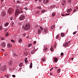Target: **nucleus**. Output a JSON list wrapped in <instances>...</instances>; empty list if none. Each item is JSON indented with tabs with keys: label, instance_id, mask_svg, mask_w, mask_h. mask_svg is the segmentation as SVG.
<instances>
[{
	"label": "nucleus",
	"instance_id": "f257e3e1",
	"mask_svg": "<svg viewBox=\"0 0 78 78\" xmlns=\"http://www.w3.org/2000/svg\"><path fill=\"white\" fill-rule=\"evenodd\" d=\"M22 12H23L22 8L21 7L18 6L17 7V9L16 10L15 12V16H17V15H19V13H22Z\"/></svg>",
	"mask_w": 78,
	"mask_h": 78
},
{
	"label": "nucleus",
	"instance_id": "f03ea898",
	"mask_svg": "<svg viewBox=\"0 0 78 78\" xmlns=\"http://www.w3.org/2000/svg\"><path fill=\"white\" fill-rule=\"evenodd\" d=\"M30 25L29 24H26L25 26L23 27V29L25 30H28L30 28Z\"/></svg>",
	"mask_w": 78,
	"mask_h": 78
},
{
	"label": "nucleus",
	"instance_id": "7ed1b4c3",
	"mask_svg": "<svg viewBox=\"0 0 78 78\" xmlns=\"http://www.w3.org/2000/svg\"><path fill=\"white\" fill-rule=\"evenodd\" d=\"M6 69V66L5 65L4 66L3 68L2 67H1L0 68V70L2 71L3 72H5Z\"/></svg>",
	"mask_w": 78,
	"mask_h": 78
},
{
	"label": "nucleus",
	"instance_id": "20e7f679",
	"mask_svg": "<svg viewBox=\"0 0 78 78\" xmlns=\"http://www.w3.org/2000/svg\"><path fill=\"white\" fill-rule=\"evenodd\" d=\"M14 12V9L12 8H9L8 11V12L9 14H12Z\"/></svg>",
	"mask_w": 78,
	"mask_h": 78
},
{
	"label": "nucleus",
	"instance_id": "39448f33",
	"mask_svg": "<svg viewBox=\"0 0 78 78\" xmlns=\"http://www.w3.org/2000/svg\"><path fill=\"white\" fill-rule=\"evenodd\" d=\"M25 16L24 15H22L19 17V19L20 20H23L25 19Z\"/></svg>",
	"mask_w": 78,
	"mask_h": 78
},
{
	"label": "nucleus",
	"instance_id": "423d86ee",
	"mask_svg": "<svg viewBox=\"0 0 78 78\" xmlns=\"http://www.w3.org/2000/svg\"><path fill=\"white\" fill-rule=\"evenodd\" d=\"M49 0H43V2L44 4H47L49 3Z\"/></svg>",
	"mask_w": 78,
	"mask_h": 78
},
{
	"label": "nucleus",
	"instance_id": "0eeeda50",
	"mask_svg": "<svg viewBox=\"0 0 78 78\" xmlns=\"http://www.w3.org/2000/svg\"><path fill=\"white\" fill-rule=\"evenodd\" d=\"M12 64H13V62H12V60H10L9 62H8V64L9 66H11L12 65Z\"/></svg>",
	"mask_w": 78,
	"mask_h": 78
},
{
	"label": "nucleus",
	"instance_id": "6e6552de",
	"mask_svg": "<svg viewBox=\"0 0 78 78\" xmlns=\"http://www.w3.org/2000/svg\"><path fill=\"white\" fill-rule=\"evenodd\" d=\"M6 15V13L4 11H2L1 13V16L2 17H4V16H5Z\"/></svg>",
	"mask_w": 78,
	"mask_h": 78
},
{
	"label": "nucleus",
	"instance_id": "1a4fd4ad",
	"mask_svg": "<svg viewBox=\"0 0 78 78\" xmlns=\"http://www.w3.org/2000/svg\"><path fill=\"white\" fill-rule=\"evenodd\" d=\"M1 46L3 47H5V46H6V43L4 42L2 43L1 44Z\"/></svg>",
	"mask_w": 78,
	"mask_h": 78
},
{
	"label": "nucleus",
	"instance_id": "9d476101",
	"mask_svg": "<svg viewBox=\"0 0 78 78\" xmlns=\"http://www.w3.org/2000/svg\"><path fill=\"white\" fill-rule=\"evenodd\" d=\"M66 4V1L63 0L62 3V5H63V6H64V5H65Z\"/></svg>",
	"mask_w": 78,
	"mask_h": 78
},
{
	"label": "nucleus",
	"instance_id": "9b49d317",
	"mask_svg": "<svg viewBox=\"0 0 78 78\" xmlns=\"http://www.w3.org/2000/svg\"><path fill=\"white\" fill-rule=\"evenodd\" d=\"M72 9H69L67 10V12H68V13H69V12H70L72 11Z\"/></svg>",
	"mask_w": 78,
	"mask_h": 78
},
{
	"label": "nucleus",
	"instance_id": "f8f14e48",
	"mask_svg": "<svg viewBox=\"0 0 78 78\" xmlns=\"http://www.w3.org/2000/svg\"><path fill=\"white\" fill-rule=\"evenodd\" d=\"M61 36L62 37H63L65 36V34L63 33H62L61 34Z\"/></svg>",
	"mask_w": 78,
	"mask_h": 78
},
{
	"label": "nucleus",
	"instance_id": "ddd939ff",
	"mask_svg": "<svg viewBox=\"0 0 78 78\" xmlns=\"http://www.w3.org/2000/svg\"><path fill=\"white\" fill-rule=\"evenodd\" d=\"M7 47L9 48L11 47H12V45L10 44H7Z\"/></svg>",
	"mask_w": 78,
	"mask_h": 78
},
{
	"label": "nucleus",
	"instance_id": "4468645a",
	"mask_svg": "<svg viewBox=\"0 0 78 78\" xmlns=\"http://www.w3.org/2000/svg\"><path fill=\"white\" fill-rule=\"evenodd\" d=\"M41 29H39L38 30V32L37 33L38 34H41Z\"/></svg>",
	"mask_w": 78,
	"mask_h": 78
},
{
	"label": "nucleus",
	"instance_id": "2eb2a0df",
	"mask_svg": "<svg viewBox=\"0 0 78 78\" xmlns=\"http://www.w3.org/2000/svg\"><path fill=\"white\" fill-rule=\"evenodd\" d=\"M41 60L42 61H43V62H44V61H45V58L43 57L42 58H41Z\"/></svg>",
	"mask_w": 78,
	"mask_h": 78
},
{
	"label": "nucleus",
	"instance_id": "dca6fc26",
	"mask_svg": "<svg viewBox=\"0 0 78 78\" xmlns=\"http://www.w3.org/2000/svg\"><path fill=\"white\" fill-rule=\"evenodd\" d=\"M68 45H69V43H68V42H66L64 44V45L65 46V47H67Z\"/></svg>",
	"mask_w": 78,
	"mask_h": 78
},
{
	"label": "nucleus",
	"instance_id": "f3484780",
	"mask_svg": "<svg viewBox=\"0 0 78 78\" xmlns=\"http://www.w3.org/2000/svg\"><path fill=\"white\" fill-rule=\"evenodd\" d=\"M55 15H56V13L55 12H53L52 14V17H54Z\"/></svg>",
	"mask_w": 78,
	"mask_h": 78
},
{
	"label": "nucleus",
	"instance_id": "a211bd4d",
	"mask_svg": "<svg viewBox=\"0 0 78 78\" xmlns=\"http://www.w3.org/2000/svg\"><path fill=\"white\" fill-rule=\"evenodd\" d=\"M41 12H42V13H44V12H45V10H42L41 11Z\"/></svg>",
	"mask_w": 78,
	"mask_h": 78
},
{
	"label": "nucleus",
	"instance_id": "6ab92c4d",
	"mask_svg": "<svg viewBox=\"0 0 78 78\" xmlns=\"http://www.w3.org/2000/svg\"><path fill=\"white\" fill-rule=\"evenodd\" d=\"M23 66V63H21L20 64V65H19L20 67H22Z\"/></svg>",
	"mask_w": 78,
	"mask_h": 78
},
{
	"label": "nucleus",
	"instance_id": "aec40b11",
	"mask_svg": "<svg viewBox=\"0 0 78 78\" xmlns=\"http://www.w3.org/2000/svg\"><path fill=\"white\" fill-rule=\"evenodd\" d=\"M33 66V64H32V62L30 63V68H32V66Z\"/></svg>",
	"mask_w": 78,
	"mask_h": 78
},
{
	"label": "nucleus",
	"instance_id": "412c9836",
	"mask_svg": "<svg viewBox=\"0 0 78 78\" xmlns=\"http://www.w3.org/2000/svg\"><path fill=\"white\" fill-rule=\"evenodd\" d=\"M44 32H45V33H47V31H48V29H44Z\"/></svg>",
	"mask_w": 78,
	"mask_h": 78
},
{
	"label": "nucleus",
	"instance_id": "4be33fe9",
	"mask_svg": "<svg viewBox=\"0 0 78 78\" xmlns=\"http://www.w3.org/2000/svg\"><path fill=\"white\" fill-rule=\"evenodd\" d=\"M54 59V61H55V62H57V61H58V58H55Z\"/></svg>",
	"mask_w": 78,
	"mask_h": 78
},
{
	"label": "nucleus",
	"instance_id": "5701e85b",
	"mask_svg": "<svg viewBox=\"0 0 78 78\" xmlns=\"http://www.w3.org/2000/svg\"><path fill=\"white\" fill-rule=\"evenodd\" d=\"M61 72V69H58L57 70L58 73H59V72Z\"/></svg>",
	"mask_w": 78,
	"mask_h": 78
},
{
	"label": "nucleus",
	"instance_id": "b1692460",
	"mask_svg": "<svg viewBox=\"0 0 78 78\" xmlns=\"http://www.w3.org/2000/svg\"><path fill=\"white\" fill-rule=\"evenodd\" d=\"M8 35H9V33L7 32L5 36L6 37H7L8 36Z\"/></svg>",
	"mask_w": 78,
	"mask_h": 78
},
{
	"label": "nucleus",
	"instance_id": "393cba45",
	"mask_svg": "<svg viewBox=\"0 0 78 78\" xmlns=\"http://www.w3.org/2000/svg\"><path fill=\"white\" fill-rule=\"evenodd\" d=\"M55 27V25H53L52 26H51V28L52 30H53V28H54Z\"/></svg>",
	"mask_w": 78,
	"mask_h": 78
},
{
	"label": "nucleus",
	"instance_id": "a878e982",
	"mask_svg": "<svg viewBox=\"0 0 78 78\" xmlns=\"http://www.w3.org/2000/svg\"><path fill=\"white\" fill-rule=\"evenodd\" d=\"M8 24H9V23H5V26L6 27V26H8Z\"/></svg>",
	"mask_w": 78,
	"mask_h": 78
},
{
	"label": "nucleus",
	"instance_id": "bb28decb",
	"mask_svg": "<svg viewBox=\"0 0 78 78\" xmlns=\"http://www.w3.org/2000/svg\"><path fill=\"white\" fill-rule=\"evenodd\" d=\"M36 14H39L40 13V11H36Z\"/></svg>",
	"mask_w": 78,
	"mask_h": 78
},
{
	"label": "nucleus",
	"instance_id": "cd10ccee",
	"mask_svg": "<svg viewBox=\"0 0 78 78\" xmlns=\"http://www.w3.org/2000/svg\"><path fill=\"white\" fill-rule=\"evenodd\" d=\"M50 50L51 51H53V50H54V49H53V48H50Z\"/></svg>",
	"mask_w": 78,
	"mask_h": 78
},
{
	"label": "nucleus",
	"instance_id": "c85d7f7f",
	"mask_svg": "<svg viewBox=\"0 0 78 78\" xmlns=\"http://www.w3.org/2000/svg\"><path fill=\"white\" fill-rule=\"evenodd\" d=\"M68 2L69 3H71L72 2V0H68Z\"/></svg>",
	"mask_w": 78,
	"mask_h": 78
},
{
	"label": "nucleus",
	"instance_id": "c756f323",
	"mask_svg": "<svg viewBox=\"0 0 78 78\" xmlns=\"http://www.w3.org/2000/svg\"><path fill=\"white\" fill-rule=\"evenodd\" d=\"M13 55L14 56H18V55L16 54V53H14V54H13Z\"/></svg>",
	"mask_w": 78,
	"mask_h": 78
},
{
	"label": "nucleus",
	"instance_id": "7c9ffc66",
	"mask_svg": "<svg viewBox=\"0 0 78 78\" xmlns=\"http://www.w3.org/2000/svg\"><path fill=\"white\" fill-rule=\"evenodd\" d=\"M3 30V28H2V27L1 26H0V31H2Z\"/></svg>",
	"mask_w": 78,
	"mask_h": 78
},
{
	"label": "nucleus",
	"instance_id": "2f4dec72",
	"mask_svg": "<svg viewBox=\"0 0 78 78\" xmlns=\"http://www.w3.org/2000/svg\"><path fill=\"white\" fill-rule=\"evenodd\" d=\"M35 52H34V50H33V51H32V52H31V54H34Z\"/></svg>",
	"mask_w": 78,
	"mask_h": 78
},
{
	"label": "nucleus",
	"instance_id": "473e14b6",
	"mask_svg": "<svg viewBox=\"0 0 78 78\" xmlns=\"http://www.w3.org/2000/svg\"><path fill=\"white\" fill-rule=\"evenodd\" d=\"M18 41L19 43H20V42H22V39H19Z\"/></svg>",
	"mask_w": 78,
	"mask_h": 78
},
{
	"label": "nucleus",
	"instance_id": "72a5a7b5",
	"mask_svg": "<svg viewBox=\"0 0 78 78\" xmlns=\"http://www.w3.org/2000/svg\"><path fill=\"white\" fill-rule=\"evenodd\" d=\"M32 45V44H29L28 46V47H31V46Z\"/></svg>",
	"mask_w": 78,
	"mask_h": 78
},
{
	"label": "nucleus",
	"instance_id": "f704fd0d",
	"mask_svg": "<svg viewBox=\"0 0 78 78\" xmlns=\"http://www.w3.org/2000/svg\"><path fill=\"white\" fill-rule=\"evenodd\" d=\"M40 29H41V31H43V30H44V28H42V27H40Z\"/></svg>",
	"mask_w": 78,
	"mask_h": 78
},
{
	"label": "nucleus",
	"instance_id": "c9c22d12",
	"mask_svg": "<svg viewBox=\"0 0 78 78\" xmlns=\"http://www.w3.org/2000/svg\"><path fill=\"white\" fill-rule=\"evenodd\" d=\"M22 36H23V37H25V36H26V34H23Z\"/></svg>",
	"mask_w": 78,
	"mask_h": 78
},
{
	"label": "nucleus",
	"instance_id": "e433bc0d",
	"mask_svg": "<svg viewBox=\"0 0 78 78\" xmlns=\"http://www.w3.org/2000/svg\"><path fill=\"white\" fill-rule=\"evenodd\" d=\"M10 75L9 74H7L6 76L7 78H9V76H10Z\"/></svg>",
	"mask_w": 78,
	"mask_h": 78
},
{
	"label": "nucleus",
	"instance_id": "4c0bfd02",
	"mask_svg": "<svg viewBox=\"0 0 78 78\" xmlns=\"http://www.w3.org/2000/svg\"><path fill=\"white\" fill-rule=\"evenodd\" d=\"M37 8L38 9H39L40 10H41V7H40V6L38 7H37Z\"/></svg>",
	"mask_w": 78,
	"mask_h": 78
},
{
	"label": "nucleus",
	"instance_id": "58836bf2",
	"mask_svg": "<svg viewBox=\"0 0 78 78\" xmlns=\"http://www.w3.org/2000/svg\"><path fill=\"white\" fill-rule=\"evenodd\" d=\"M47 48L45 47L44 49V51H46V50H47Z\"/></svg>",
	"mask_w": 78,
	"mask_h": 78
},
{
	"label": "nucleus",
	"instance_id": "ea45409f",
	"mask_svg": "<svg viewBox=\"0 0 78 78\" xmlns=\"http://www.w3.org/2000/svg\"><path fill=\"white\" fill-rule=\"evenodd\" d=\"M59 38V35H57L56 37V39H58Z\"/></svg>",
	"mask_w": 78,
	"mask_h": 78
},
{
	"label": "nucleus",
	"instance_id": "a19ab883",
	"mask_svg": "<svg viewBox=\"0 0 78 78\" xmlns=\"http://www.w3.org/2000/svg\"><path fill=\"white\" fill-rule=\"evenodd\" d=\"M4 55H5V56H7V55H8V53H6V52L5 53Z\"/></svg>",
	"mask_w": 78,
	"mask_h": 78
},
{
	"label": "nucleus",
	"instance_id": "79ce46f5",
	"mask_svg": "<svg viewBox=\"0 0 78 78\" xmlns=\"http://www.w3.org/2000/svg\"><path fill=\"white\" fill-rule=\"evenodd\" d=\"M8 31V29H6L4 31V33H6Z\"/></svg>",
	"mask_w": 78,
	"mask_h": 78
},
{
	"label": "nucleus",
	"instance_id": "37998d69",
	"mask_svg": "<svg viewBox=\"0 0 78 78\" xmlns=\"http://www.w3.org/2000/svg\"><path fill=\"white\" fill-rule=\"evenodd\" d=\"M61 56H64V53L63 52L61 53Z\"/></svg>",
	"mask_w": 78,
	"mask_h": 78
},
{
	"label": "nucleus",
	"instance_id": "c03bdc74",
	"mask_svg": "<svg viewBox=\"0 0 78 78\" xmlns=\"http://www.w3.org/2000/svg\"><path fill=\"white\" fill-rule=\"evenodd\" d=\"M25 62L26 64V63H27V62H28V61L27 60H25Z\"/></svg>",
	"mask_w": 78,
	"mask_h": 78
},
{
	"label": "nucleus",
	"instance_id": "a18cd8bd",
	"mask_svg": "<svg viewBox=\"0 0 78 78\" xmlns=\"http://www.w3.org/2000/svg\"><path fill=\"white\" fill-rule=\"evenodd\" d=\"M17 3H20V1H17L16 2Z\"/></svg>",
	"mask_w": 78,
	"mask_h": 78
},
{
	"label": "nucleus",
	"instance_id": "49530a36",
	"mask_svg": "<svg viewBox=\"0 0 78 78\" xmlns=\"http://www.w3.org/2000/svg\"><path fill=\"white\" fill-rule=\"evenodd\" d=\"M76 31L74 32L73 33V34H76Z\"/></svg>",
	"mask_w": 78,
	"mask_h": 78
},
{
	"label": "nucleus",
	"instance_id": "de8ad7c7",
	"mask_svg": "<svg viewBox=\"0 0 78 78\" xmlns=\"http://www.w3.org/2000/svg\"><path fill=\"white\" fill-rule=\"evenodd\" d=\"M13 19V17H11L10 18V20H12Z\"/></svg>",
	"mask_w": 78,
	"mask_h": 78
},
{
	"label": "nucleus",
	"instance_id": "09e8293b",
	"mask_svg": "<svg viewBox=\"0 0 78 78\" xmlns=\"http://www.w3.org/2000/svg\"><path fill=\"white\" fill-rule=\"evenodd\" d=\"M69 15H70V14L68 13V14H66L65 15L66 16H69Z\"/></svg>",
	"mask_w": 78,
	"mask_h": 78
},
{
	"label": "nucleus",
	"instance_id": "8fccbe9b",
	"mask_svg": "<svg viewBox=\"0 0 78 78\" xmlns=\"http://www.w3.org/2000/svg\"><path fill=\"white\" fill-rule=\"evenodd\" d=\"M12 27H14V23H12Z\"/></svg>",
	"mask_w": 78,
	"mask_h": 78
},
{
	"label": "nucleus",
	"instance_id": "3c124183",
	"mask_svg": "<svg viewBox=\"0 0 78 78\" xmlns=\"http://www.w3.org/2000/svg\"><path fill=\"white\" fill-rule=\"evenodd\" d=\"M12 76L13 77V78H14V77H16V75H12Z\"/></svg>",
	"mask_w": 78,
	"mask_h": 78
},
{
	"label": "nucleus",
	"instance_id": "603ef678",
	"mask_svg": "<svg viewBox=\"0 0 78 78\" xmlns=\"http://www.w3.org/2000/svg\"><path fill=\"white\" fill-rule=\"evenodd\" d=\"M34 45H35V44H36V41H34Z\"/></svg>",
	"mask_w": 78,
	"mask_h": 78
},
{
	"label": "nucleus",
	"instance_id": "864d4df0",
	"mask_svg": "<svg viewBox=\"0 0 78 78\" xmlns=\"http://www.w3.org/2000/svg\"><path fill=\"white\" fill-rule=\"evenodd\" d=\"M73 12H74H74H76V10L75 9H74V10H73Z\"/></svg>",
	"mask_w": 78,
	"mask_h": 78
},
{
	"label": "nucleus",
	"instance_id": "5fc2aeb1",
	"mask_svg": "<svg viewBox=\"0 0 78 78\" xmlns=\"http://www.w3.org/2000/svg\"><path fill=\"white\" fill-rule=\"evenodd\" d=\"M11 41L12 42H15V41H14L13 40H11Z\"/></svg>",
	"mask_w": 78,
	"mask_h": 78
},
{
	"label": "nucleus",
	"instance_id": "6e6d98bb",
	"mask_svg": "<svg viewBox=\"0 0 78 78\" xmlns=\"http://www.w3.org/2000/svg\"><path fill=\"white\" fill-rule=\"evenodd\" d=\"M50 75H53V73H50Z\"/></svg>",
	"mask_w": 78,
	"mask_h": 78
},
{
	"label": "nucleus",
	"instance_id": "4d7b16f0",
	"mask_svg": "<svg viewBox=\"0 0 78 78\" xmlns=\"http://www.w3.org/2000/svg\"><path fill=\"white\" fill-rule=\"evenodd\" d=\"M53 68H51V69H50V71H51V70H53Z\"/></svg>",
	"mask_w": 78,
	"mask_h": 78
},
{
	"label": "nucleus",
	"instance_id": "13d9d810",
	"mask_svg": "<svg viewBox=\"0 0 78 78\" xmlns=\"http://www.w3.org/2000/svg\"><path fill=\"white\" fill-rule=\"evenodd\" d=\"M55 69H58V68L56 66H55Z\"/></svg>",
	"mask_w": 78,
	"mask_h": 78
},
{
	"label": "nucleus",
	"instance_id": "bf43d9fd",
	"mask_svg": "<svg viewBox=\"0 0 78 78\" xmlns=\"http://www.w3.org/2000/svg\"><path fill=\"white\" fill-rule=\"evenodd\" d=\"M5 39V38H1V40H4Z\"/></svg>",
	"mask_w": 78,
	"mask_h": 78
},
{
	"label": "nucleus",
	"instance_id": "052dcab7",
	"mask_svg": "<svg viewBox=\"0 0 78 78\" xmlns=\"http://www.w3.org/2000/svg\"><path fill=\"white\" fill-rule=\"evenodd\" d=\"M38 1L39 2H42V0H38Z\"/></svg>",
	"mask_w": 78,
	"mask_h": 78
},
{
	"label": "nucleus",
	"instance_id": "680f3d73",
	"mask_svg": "<svg viewBox=\"0 0 78 78\" xmlns=\"http://www.w3.org/2000/svg\"><path fill=\"white\" fill-rule=\"evenodd\" d=\"M34 50V51H37V50H36V49H34L33 50Z\"/></svg>",
	"mask_w": 78,
	"mask_h": 78
},
{
	"label": "nucleus",
	"instance_id": "e2e57ef3",
	"mask_svg": "<svg viewBox=\"0 0 78 78\" xmlns=\"http://www.w3.org/2000/svg\"><path fill=\"white\" fill-rule=\"evenodd\" d=\"M71 60H72V61H73V58H71Z\"/></svg>",
	"mask_w": 78,
	"mask_h": 78
},
{
	"label": "nucleus",
	"instance_id": "0e129e2a",
	"mask_svg": "<svg viewBox=\"0 0 78 78\" xmlns=\"http://www.w3.org/2000/svg\"><path fill=\"white\" fill-rule=\"evenodd\" d=\"M25 60H27V58H25Z\"/></svg>",
	"mask_w": 78,
	"mask_h": 78
},
{
	"label": "nucleus",
	"instance_id": "69168bd1",
	"mask_svg": "<svg viewBox=\"0 0 78 78\" xmlns=\"http://www.w3.org/2000/svg\"><path fill=\"white\" fill-rule=\"evenodd\" d=\"M62 16H64L65 15L64 14H62Z\"/></svg>",
	"mask_w": 78,
	"mask_h": 78
},
{
	"label": "nucleus",
	"instance_id": "338daca9",
	"mask_svg": "<svg viewBox=\"0 0 78 78\" xmlns=\"http://www.w3.org/2000/svg\"><path fill=\"white\" fill-rule=\"evenodd\" d=\"M2 50L3 51H4V49H2Z\"/></svg>",
	"mask_w": 78,
	"mask_h": 78
},
{
	"label": "nucleus",
	"instance_id": "774afa93",
	"mask_svg": "<svg viewBox=\"0 0 78 78\" xmlns=\"http://www.w3.org/2000/svg\"><path fill=\"white\" fill-rule=\"evenodd\" d=\"M34 1H35V2H37V1L38 0H34Z\"/></svg>",
	"mask_w": 78,
	"mask_h": 78
}]
</instances>
